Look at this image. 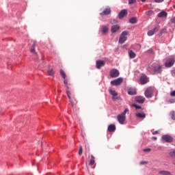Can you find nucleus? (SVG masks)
I'll use <instances>...</instances> for the list:
<instances>
[{"label": "nucleus", "mask_w": 175, "mask_h": 175, "mask_svg": "<svg viewBox=\"0 0 175 175\" xmlns=\"http://www.w3.org/2000/svg\"><path fill=\"white\" fill-rule=\"evenodd\" d=\"M142 2H146V0H141Z\"/></svg>", "instance_id": "49530a36"}, {"label": "nucleus", "mask_w": 175, "mask_h": 175, "mask_svg": "<svg viewBox=\"0 0 175 175\" xmlns=\"http://www.w3.org/2000/svg\"><path fill=\"white\" fill-rule=\"evenodd\" d=\"M111 23L112 24H117L118 23V21H117V20H116V19H112V20H111Z\"/></svg>", "instance_id": "c9c22d12"}, {"label": "nucleus", "mask_w": 175, "mask_h": 175, "mask_svg": "<svg viewBox=\"0 0 175 175\" xmlns=\"http://www.w3.org/2000/svg\"><path fill=\"white\" fill-rule=\"evenodd\" d=\"M170 96H175V90L171 92Z\"/></svg>", "instance_id": "79ce46f5"}, {"label": "nucleus", "mask_w": 175, "mask_h": 175, "mask_svg": "<svg viewBox=\"0 0 175 175\" xmlns=\"http://www.w3.org/2000/svg\"><path fill=\"white\" fill-rule=\"evenodd\" d=\"M154 91L155 88L151 87L148 88L144 92L146 98H152V94H154Z\"/></svg>", "instance_id": "20e7f679"}, {"label": "nucleus", "mask_w": 175, "mask_h": 175, "mask_svg": "<svg viewBox=\"0 0 175 175\" xmlns=\"http://www.w3.org/2000/svg\"><path fill=\"white\" fill-rule=\"evenodd\" d=\"M83 151V148H82V146H80L78 152L79 156H81Z\"/></svg>", "instance_id": "f704fd0d"}, {"label": "nucleus", "mask_w": 175, "mask_h": 175, "mask_svg": "<svg viewBox=\"0 0 175 175\" xmlns=\"http://www.w3.org/2000/svg\"><path fill=\"white\" fill-rule=\"evenodd\" d=\"M170 157L175 159V150H172L170 152Z\"/></svg>", "instance_id": "7c9ffc66"}, {"label": "nucleus", "mask_w": 175, "mask_h": 175, "mask_svg": "<svg viewBox=\"0 0 175 175\" xmlns=\"http://www.w3.org/2000/svg\"><path fill=\"white\" fill-rule=\"evenodd\" d=\"M66 95H67L69 100H70L71 99H73V98L76 97V94H75V92H73L72 90H66Z\"/></svg>", "instance_id": "1a4fd4ad"}, {"label": "nucleus", "mask_w": 175, "mask_h": 175, "mask_svg": "<svg viewBox=\"0 0 175 175\" xmlns=\"http://www.w3.org/2000/svg\"><path fill=\"white\" fill-rule=\"evenodd\" d=\"M129 23H131V24H136V23H137V19L136 18H131L129 20Z\"/></svg>", "instance_id": "cd10ccee"}, {"label": "nucleus", "mask_w": 175, "mask_h": 175, "mask_svg": "<svg viewBox=\"0 0 175 175\" xmlns=\"http://www.w3.org/2000/svg\"><path fill=\"white\" fill-rule=\"evenodd\" d=\"M109 92L111 94V95H112V99L113 100H116V99H117V95H118V93L116 92V90H112L111 89L109 90Z\"/></svg>", "instance_id": "6ab92c4d"}, {"label": "nucleus", "mask_w": 175, "mask_h": 175, "mask_svg": "<svg viewBox=\"0 0 175 175\" xmlns=\"http://www.w3.org/2000/svg\"><path fill=\"white\" fill-rule=\"evenodd\" d=\"M174 165H175V161L174 162Z\"/></svg>", "instance_id": "de8ad7c7"}, {"label": "nucleus", "mask_w": 175, "mask_h": 175, "mask_svg": "<svg viewBox=\"0 0 175 175\" xmlns=\"http://www.w3.org/2000/svg\"><path fill=\"white\" fill-rule=\"evenodd\" d=\"M109 31V28L106 26L102 27V32L103 33H107V32Z\"/></svg>", "instance_id": "c85d7f7f"}, {"label": "nucleus", "mask_w": 175, "mask_h": 175, "mask_svg": "<svg viewBox=\"0 0 175 175\" xmlns=\"http://www.w3.org/2000/svg\"><path fill=\"white\" fill-rule=\"evenodd\" d=\"M135 102L143 104L146 102V98L144 96H138L135 97Z\"/></svg>", "instance_id": "f8f14e48"}, {"label": "nucleus", "mask_w": 175, "mask_h": 175, "mask_svg": "<svg viewBox=\"0 0 175 175\" xmlns=\"http://www.w3.org/2000/svg\"><path fill=\"white\" fill-rule=\"evenodd\" d=\"M60 75L61 77L64 79V83L66 87V90H69L70 88L69 85H68V80L66 79V74H65V71L64 70H60Z\"/></svg>", "instance_id": "39448f33"}, {"label": "nucleus", "mask_w": 175, "mask_h": 175, "mask_svg": "<svg viewBox=\"0 0 175 175\" xmlns=\"http://www.w3.org/2000/svg\"><path fill=\"white\" fill-rule=\"evenodd\" d=\"M129 95H136L137 92L135 90L133 89H129L128 90Z\"/></svg>", "instance_id": "b1692460"}, {"label": "nucleus", "mask_w": 175, "mask_h": 175, "mask_svg": "<svg viewBox=\"0 0 175 175\" xmlns=\"http://www.w3.org/2000/svg\"><path fill=\"white\" fill-rule=\"evenodd\" d=\"M49 76H51L52 77H54V71L53 70V68H49L47 70Z\"/></svg>", "instance_id": "bb28decb"}, {"label": "nucleus", "mask_w": 175, "mask_h": 175, "mask_svg": "<svg viewBox=\"0 0 175 175\" xmlns=\"http://www.w3.org/2000/svg\"><path fill=\"white\" fill-rule=\"evenodd\" d=\"M137 117L139 118H145L146 116L145 115V113H137Z\"/></svg>", "instance_id": "c756f323"}, {"label": "nucleus", "mask_w": 175, "mask_h": 175, "mask_svg": "<svg viewBox=\"0 0 175 175\" xmlns=\"http://www.w3.org/2000/svg\"><path fill=\"white\" fill-rule=\"evenodd\" d=\"M148 71L151 75H157V73H161L162 72V66L158 63H152L148 66Z\"/></svg>", "instance_id": "f257e3e1"}, {"label": "nucleus", "mask_w": 175, "mask_h": 175, "mask_svg": "<svg viewBox=\"0 0 175 175\" xmlns=\"http://www.w3.org/2000/svg\"><path fill=\"white\" fill-rule=\"evenodd\" d=\"M164 0H154V2H156V3H161V2H163Z\"/></svg>", "instance_id": "ea45409f"}, {"label": "nucleus", "mask_w": 175, "mask_h": 175, "mask_svg": "<svg viewBox=\"0 0 175 175\" xmlns=\"http://www.w3.org/2000/svg\"><path fill=\"white\" fill-rule=\"evenodd\" d=\"M153 140H157V137H152Z\"/></svg>", "instance_id": "a18cd8bd"}, {"label": "nucleus", "mask_w": 175, "mask_h": 175, "mask_svg": "<svg viewBox=\"0 0 175 175\" xmlns=\"http://www.w3.org/2000/svg\"><path fill=\"white\" fill-rule=\"evenodd\" d=\"M158 133H159L158 131H153L152 135H157Z\"/></svg>", "instance_id": "c03bdc74"}, {"label": "nucleus", "mask_w": 175, "mask_h": 175, "mask_svg": "<svg viewBox=\"0 0 175 175\" xmlns=\"http://www.w3.org/2000/svg\"><path fill=\"white\" fill-rule=\"evenodd\" d=\"M110 13H111V10L110 8H108L104 10L100 14V16H107V14H110Z\"/></svg>", "instance_id": "2eb2a0df"}, {"label": "nucleus", "mask_w": 175, "mask_h": 175, "mask_svg": "<svg viewBox=\"0 0 175 175\" xmlns=\"http://www.w3.org/2000/svg\"><path fill=\"white\" fill-rule=\"evenodd\" d=\"M163 142H165V143H172L173 142V137L170 135H163L161 137Z\"/></svg>", "instance_id": "9d476101"}, {"label": "nucleus", "mask_w": 175, "mask_h": 175, "mask_svg": "<svg viewBox=\"0 0 175 175\" xmlns=\"http://www.w3.org/2000/svg\"><path fill=\"white\" fill-rule=\"evenodd\" d=\"M96 64L97 69H100V67L105 66V61H103V60H98V61H96Z\"/></svg>", "instance_id": "dca6fc26"}, {"label": "nucleus", "mask_w": 175, "mask_h": 175, "mask_svg": "<svg viewBox=\"0 0 175 175\" xmlns=\"http://www.w3.org/2000/svg\"><path fill=\"white\" fill-rule=\"evenodd\" d=\"M122 81H124V79L121 77L118 78L117 79H115L113 81H111V84L112 85H121V83H122Z\"/></svg>", "instance_id": "6e6552de"}, {"label": "nucleus", "mask_w": 175, "mask_h": 175, "mask_svg": "<svg viewBox=\"0 0 175 175\" xmlns=\"http://www.w3.org/2000/svg\"><path fill=\"white\" fill-rule=\"evenodd\" d=\"M136 2V0H129V5H132L133 3H135Z\"/></svg>", "instance_id": "e433bc0d"}, {"label": "nucleus", "mask_w": 175, "mask_h": 175, "mask_svg": "<svg viewBox=\"0 0 175 175\" xmlns=\"http://www.w3.org/2000/svg\"><path fill=\"white\" fill-rule=\"evenodd\" d=\"M146 16H152L154 14V11L152 10H149L146 12Z\"/></svg>", "instance_id": "2f4dec72"}, {"label": "nucleus", "mask_w": 175, "mask_h": 175, "mask_svg": "<svg viewBox=\"0 0 175 175\" xmlns=\"http://www.w3.org/2000/svg\"><path fill=\"white\" fill-rule=\"evenodd\" d=\"M129 33V32H128V31H124L122 32L119 38L120 44H122L123 43H125V42H126V39H128Z\"/></svg>", "instance_id": "f03ea898"}, {"label": "nucleus", "mask_w": 175, "mask_h": 175, "mask_svg": "<svg viewBox=\"0 0 175 175\" xmlns=\"http://www.w3.org/2000/svg\"><path fill=\"white\" fill-rule=\"evenodd\" d=\"M126 110H124L122 113L119 114L117 116V120H118L119 124H124L126 120V114L127 113Z\"/></svg>", "instance_id": "7ed1b4c3"}, {"label": "nucleus", "mask_w": 175, "mask_h": 175, "mask_svg": "<svg viewBox=\"0 0 175 175\" xmlns=\"http://www.w3.org/2000/svg\"><path fill=\"white\" fill-rule=\"evenodd\" d=\"M36 47V41H34L30 49V51L31 53H32V54H36V51H35Z\"/></svg>", "instance_id": "412c9836"}, {"label": "nucleus", "mask_w": 175, "mask_h": 175, "mask_svg": "<svg viewBox=\"0 0 175 175\" xmlns=\"http://www.w3.org/2000/svg\"><path fill=\"white\" fill-rule=\"evenodd\" d=\"M132 107H135V109L136 110L142 109V107H141V106L137 105H136V104H133V105H132Z\"/></svg>", "instance_id": "473e14b6"}, {"label": "nucleus", "mask_w": 175, "mask_h": 175, "mask_svg": "<svg viewBox=\"0 0 175 175\" xmlns=\"http://www.w3.org/2000/svg\"><path fill=\"white\" fill-rule=\"evenodd\" d=\"M165 31H166V29H161L159 35H162V33H163V32H165Z\"/></svg>", "instance_id": "a19ab883"}, {"label": "nucleus", "mask_w": 175, "mask_h": 175, "mask_svg": "<svg viewBox=\"0 0 175 175\" xmlns=\"http://www.w3.org/2000/svg\"><path fill=\"white\" fill-rule=\"evenodd\" d=\"M147 163H148V162H146V161H142V162L139 163V165H147Z\"/></svg>", "instance_id": "58836bf2"}, {"label": "nucleus", "mask_w": 175, "mask_h": 175, "mask_svg": "<svg viewBox=\"0 0 175 175\" xmlns=\"http://www.w3.org/2000/svg\"><path fill=\"white\" fill-rule=\"evenodd\" d=\"M126 14H128V10H122L118 14V17L119 18H124V16H126Z\"/></svg>", "instance_id": "4468645a"}, {"label": "nucleus", "mask_w": 175, "mask_h": 175, "mask_svg": "<svg viewBox=\"0 0 175 175\" xmlns=\"http://www.w3.org/2000/svg\"><path fill=\"white\" fill-rule=\"evenodd\" d=\"M90 158L91 159H90L89 165L90 166H92L95 163V157L93 155H92L90 156Z\"/></svg>", "instance_id": "5701e85b"}, {"label": "nucleus", "mask_w": 175, "mask_h": 175, "mask_svg": "<svg viewBox=\"0 0 175 175\" xmlns=\"http://www.w3.org/2000/svg\"><path fill=\"white\" fill-rule=\"evenodd\" d=\"M159 174H160L161 175H173L169 171H160V172H159Z\"/></svg>", "instance_id": "393cba45"}, {"label": "nucleus", "mask_w": 175, "mask_h": 175, "mask_svg": "<svg viewBox=\"0 0 175 175\" xmlns=\"http://www.w3.org/2000/svg\"><path fill=\"white\" fill-rule=\"evenodd\" d=\"M167 16V13L165 11H162L161 12L158 14V17L161 18L162 17H166Z\"/></svg>", "instance_id": "4be33fe9"}, {"label": "nucleus", "mask_w": 175, "mask_h": 175, "mask_svg": "<svg viewBox=\"0 0 175 175\" xmlns=\"http://www.w3.org/2000/svg\"><path fill=\"white\" fill-rule=\"evenodd\" d=\"M116 127L115 124H110L109 126V127H107V131L109 133H113V132L116 131Z\"/></svg>", "instance_id": "f3484780"}, {"label": "nucleus", "mask_w": 175, "mask_h": 175, "mask_svg": "<svg viewBox=\"0 0 175 175\" xmlns=\"http://www.w3.org/2000/svg\"><path fill=\"white\" fill-rule=\"evenodd\" d=\"M148 81V77L146 76V75H142L140 77V83L142 85H144V84H147V82Z\"/></svg>", "instance_id": "9b49d317"}, {"label": "nucleus", "mask_w": 175, "mask_h": 175, "mask_svg": "<svg viewBox=\"0 0 175 175\" xmlns=\"http://www.w3.org/2000/svg\"><path fill=\"white\" fill-rule=\"evenodd\" d=\"M120 29V26L118 25H114L111 27V31L112 33H115V32H117Z\"/></svg>", "instance_id": "a211bd4d"}, {"label": "nucleus", "mask_w": 175, "mask_h": 175, "mask_svg": "<svg viewBox=\"0 0 175 175\" xmlns=\"http://www.w3.org/2000/svg\"><path fill=\"white\" fill-rule=\"evenodd\" d=\"M170 117L172 120H175V111L170 112Z\"/></svg>", "instance_id": "72a5a7b5"}, {"label": "nucleus", "mask_w": 175, "mask_h": 175, "mask_svg": "<svg viewBox=\"0 0 175 175\" xmlns=\"http://www.w3.org/2000/svg\"><path fill=\"white\" fill-rule=\"evenodd\" d=\"M159 31V26L154 27L153 29L148 31V36H152L155 33V32H158Z\"/></svg>", "instance_id": "ddd939ff"}, {"label": "nucleus", "mask_w": 175, "mask_h": 175, "mask_svg": "<svg viewBox=\"0 0 175 175\" xmlns=\"http://www.w3.org/2000/svg\"><path fill=\"white\" fill-rule=\"evenodd\" d=\"M129 55L130 58H135L136 57V53H135V52H133V51H129Z\"/></svg>", "instance_id": "a878e982"}, {"label": "nucleus", "mask_w": 175, "mask_h": 175, "mask_svg": "<svg viewBox=\"0 0 175 175\" xmlns=\"http://www.w3.org/2000/svg\"><path fill=\"white\" fill-rule=\"evenodd\" d=\"M174 62H175L174 58L171 57L168 59L165 64V68H171V66H173V65H174Z\"/></svg>", "instance_id": "0eeeda50"}, {"label": "nucleus", "mask_w": 175, "mask_h": 175, "mask_svg": "<svg viewBox=\"0 0 175 175\" xmlns=\"http://www.w3.org/2000/svg\"><path fill=\"white\" fill-rule=\"evenodd\" d=\"M150 148H145L143 150L144 152H150Z\"/></svg>", "instance_id": "4c0bfd02"}, {"label": "nucleus", "mask_w": 175, "mask_h": 175, "mask_svg": "<svg viewBox=\"0 0 175 175\" xmlns=\"http://www.w3.org/2000/svg\"><path fill=\"white\" fill-rule=\"evenodd\" d=\"M109 75L112 79H115L116 77H118L120 76V71H118L117 69H112L110 71Z\"/></svg>", "instance_id": "423d86ee"}, {"label": "nucleus", "mask_w": 175, "mask_h": 175, "mask_svg": "<svg viewBox=\"0 0 175 175\" xmlns=\"http://www.w3.org/2000/svg\"><path fill=\"white\" fill-rule=\"evenodd\" d=\"M69 101L71 103L72 107H75V106L77 105V99L76 98V97L71 98L70 100H69Z\"/></svg>", "instance_id": "aec40b11"}, {"label": "nucleus", "mask_w": 175, "mask_h": 175, "mask_svg": "<svg viewBox=\"0 0 175 175\" xmlns=\"http://www.w3.org/2000/svg\"><path fill=\"white\" fill-rule=\"evenodd\" d=\"M171 23H172L173 24H175V17H173V18L171 19Z\"/></svg>", "instance_id": "37998d69"}]
</instances>
